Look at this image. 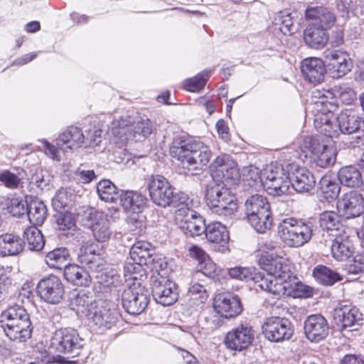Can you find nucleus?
<instances>
[{
  "label": "nucleus",
  "mask_w": 364,
  "mask_h": 364,
  "mask_svg": "<svg viewBox=\"0 0 364 364\" xmlns=\"http://www.w3.org/2000/svg\"><path fill=\"white\" fill-rule=\"evenodd\" d=\"M170 153L192 175L200 174L213 156L210 147L199 140H191L179 146L174 145L171 148Z\"/></svg>",
  "instance_id": "f257e3e1"
},
{
  "label": "nucleus",
  "mask_w": 364,
  "mask_h": 364,
  "mask_svg": "<svg viewBox=\"0 0 364 364\" xmlns=\"http://www.w3.org/2000/svg\"><path fill=\"white\" fill-rule=\"evenodd\" d=\"M245 214L248 222L259 233H264L272 225L270 205L262 195L249 196L245 203Z\"/></svg>",
  "instance_id": "f03ea898"
},
{
  "label": "nucleus",
  "mask_w": 364,
  "mask_h": 364,
  "mask_svg": "<svg viewBox=\"0 0 364 364\" xmlns=\"http://www.w3.org/2000/svg\"><path fill=\"white\" fill-rule=\"evenodd\" d=\"M109 132L122 141H140L151 133V122L148 119L134 121L131 117L114 119L109 127Z\"/></svg>",
  "instance_id": "7ed1b4c3"
},
{
  "label": "nucleus",
  "mask_w": 364,
  "mask_h": 364,
  "mask_svg": "<svg viewBox=\"0 0 364 364\" xmlns=\"http://www.w3.org/2000/svg\"><path fill=\"white\" fill-rule=\"evenodd\" d=\"M278 235L285 245L297 248L309 242L312 237V229L300 220L286 218L278 225Z\"/></svg>",
  "instance_id": "20e7f679"
},
{
  "label": "nucleus",
  "mask_w": 364,
  "mask_h": 364,
  "mask_svg": "<svg viewBox=\"0 0 364 364\" xmlns=\"http://www.w3.org/2000/svg\"><path fill=\"white\" fill-rule=\"evenodd\" d=\"M262 184L268 194L281 196L291 193L290 176L287 172V163H271L262 171Z\"/></svg>",
  "instance_id": "39448f33"
},
{
  "label": "nucleus",
  "mask_w": 364,
  "mask_h": 364,
  "mask_svg": "<svg viewBox=\"0 0 364 364\" xmlns=\"http://www.w3.org/2000/svg\"><path fill=\"white\" fill-rule=\"evenodd\" d=\"M259 264L269 274V277H266L262 273V279L271 281V286L284 283L287 279H289L292 274L291 264L289 259L278 255H262L259 259Z\"/></svg>",
  "instance_id": "423d86ee"
},
{
  "label": "nucleus",
  "mask_w": 364,
  "mask_h": 364,
  "mask_svg": "<svg viewBox=\"0 0 364 364\" xmlns=\"http://www.w3.org/2000/svg\"><path fill=\"white\" fill-rule=\"evenodd\" d=\"M84 346V340L77 331L64 328L57 329L52 336L49 348L56 353L77 355Z\"/></svg>",
  "instance_id": "0eeeda50"
},
{
  "label": "nucleus",
  "mask_w": 364,
  "mask_h": 364,
  "mask_svg": "<svg viewBox=\"0 0 364 364\" xmlns=\"http://www.w3.org/2000/svg\"><path fill=\"white\" fill-rule=\"evenodd\" d=\"M300 149L303 152H310L316 166L321 168H328L336 162V149L332 145L321 142L316 137H304L300 144Z\"/></svg>",
  "instance_id": "6e6552de"
},
{
  "label": "nucleus",
  "mask_w": 364,
  "mask_h": 364,
  "mask_svg": "<svg viewBox=\"0 0 364 364\" xmlns=\"http://www.w3.org/2000/svg\"><path fill=\"white\" fill-rule=\"evenodd\" d=\"M151 292L154 300L162 306H171L178 298L176 283L159 273L151 277Z\"/></svg>",
  "instance_id": "1a4fd4ad"
},
{
  "label": "nucleus",
  "mask_w": 364,
  "mask_h": 364,
  "mask_svg": "<svg viewBox=\"0 0 364 364\" xmlns=\"http://www.w3.org/2000/svg\"><path fill=\"white\" fill-rule=\"evenodd\" d=\"M147 188L152 202L160 207L170 206L173 200V188L161 175L151 176L147 181Z\"/></svg>",
  "instance_id": "9d476101"
},
{
  "label": "nucleus",
  "mask_w": 364,
  "mask_h": 364,
  "mask_svg": "<svg viewBox=\"0 0 364 364\" xmlns=\"http://www.w3.org/2000/svg\"><path fill=\"white\" fill-rule=\"evenodd\" d=\"M262 328L264 337L272 342L289 340L294 333L291 322L286 318L279 316L267 318Z\"/></svg>",
  "instance_id": "9b49d317"
},
{
  "label": "nucleus",
  "mask_w": 364,
  "mask_h": 364,
  "mask_svg": "<svg viewBox=\"0 0 364 364\" xmlns=\"http://www.w3.org/2000/svg\"><path fill=\"white\" fill-rule=\"evenodd\" d=\"M175 220L179 228L186 235L199 236L205 231L206 225L204 219L193 209L178 208Z\"/></svg>",
  "instance_id": "f8f14e48"
},
{
  "label": "nucleus",
  "mask_w": 364,
  "mask_h": 364,
  "mask_svg": "<svg viewBox=\"0 0 364 364\" xmlns=\"http://www.w3.org/2000/svg\"><path fill=\"white\" fill-rule=\"evenodd\" d=\"M122 306L130 314H139L149 303L146 290L139 284H133L125 289L122 294Z\"/></svg>",
  "instance_id": "ddd939ff"
},
{
  "label": "nucleus",
  "mask_w": 364,
  "mask_h": 364,
  "mask_svg": "<svg viewBox=\"0 0 364 364\" xmlns=\"http://www.w3.org/2000/svg\"><path fill=\"white\" fill-rule=\"evenodd\" d=\"M341 134H355L350 141L353 146H364V118L348 111L338 114Z\"/></svg>",
  "instance_id": "4468645a"
},
{
  "label": "nucleus",
  "mask_w": 364,
  "mask_h": 364,
  "mask_svg": "<svg viewBox=\"0 0 364 364\" xmlns=\"http://www.w3.org/2000/svg\"><path fill=\"white\" fill-rule=\"evenodd\" d=\"M210 170L214 177L219 178L223 182L235 183L240 177L237 163L226 154L217 156L211 163Z\"/></svg>",
  "instance_id": "2eb2a0df"
},
{
  "label": "nucleus",
  "mask_w": 364,
  "mask_h": 364,
  "mask_svg": "<svg viewBox=\"0 0 364 364\" xmlns=\"http://www.w3.org/2000/svg\"><path fill=\"white\" fill-rule=\"evenodd\" d=\"M271 282L268 284L266 291L278 297H308L312 294V289L299 281L293 274L290 276L289 279H287L282 284H277L274 286H271Z\"/></svg>",
  "instance_id": "dca6fc26"
},
{
  "label": "nucleus",
  "mask_w": 364,
  "mask_h": 364,
  "mask_svg": "<svg viewBox=\"0 0 364 364\" xmlns=\"http://www.w3.org/2000/svg\"><path fill=\"white\" fill-rule=\"evenodd\" d=\"M325 59L326 71L335 79L343 77L353 68V62L349 54L341 50L329 51L325 55Z\"/></svg>",
  "instance_id": "f3484780"
},
{
  "label": "nucleus",
  "mask_w": 364,
  "mask_h": 364,
  "mask_svg": "<svg viewBox=\"0 0 364 364\" xmlns=\"http://www.w3.org/2000/svg\"><path fill=\"white\" fill-rule=\"evenodd\" d=\"M287 172L290 176L291 190L298 193H307L316 184L314 175L306 168L296 163H287Z\"/></svg>",
  "instance_id": "a211bd4d"
},
{
  "label": "nucleus",
  "mask_w": 364,
  "mask_h": 364,
  "mask_svg": "<svg viewBox=\"0 0 364 364\" xmlns=\"http://www.w3.org/2000/svg\"><path fill=\"white\" fill-rule=\"evenodd\" d=\"M37 294L47 303L58 304L63 297L64 287L58 277L50 274L38 282Z\"/></svg>",
  "instance_id": "6ab92c4d"
},
{
  "label": "nucleus",
  "mask_w": 364,
  "mask_h": 364,
  "mask_svg": "<svg viewBox=\"0 0 364 364\" xmlns=\"http://www.w3.org/2000/svg\"><path fill=\"white\" fill-rule=\"evenodd\" d=\"M254 337L252 327L242 323L227 333L225 344L229 349L241 351L252 344Z\"/></svg>",
  "instance_id": "aec40b11"
},
{
  "label": "nucleus",
  "mask_w": 364,
  "mask_h": 364,
  "mask_svg": "<svg viewBox=\"0 0 364 364\" xmlns=\"http://www.w3.org/2000/svg\"><path fill=\"white\" fill-rule=\"evenodd\" d=\"M118 313L111 309L105 302L97 303L88 314L87 318L100 331L110 329L118 320Z\"/></svg>",
  "instance_id": "412c9836"
},
{
  "label": "nucleus",
  "mask_w": 364,
  "mask_h": 364,
  "mask_svg": "<svg viewBox=\"0 0 364 364\" xmlns=\"http://www.w3.org/2000/svg\"><path fill=\"white\" fill-rule=\"evenodd\" d=\"M336 206L338 211L346 218L358 217L364 210L363 197L358 191H349L341 196Z\"/></svg>",
  "instance_id": "4be33fe9"
},
{
  "label": "nucleus",
  "mask_w": 364,
  "mask_h": 364,
  "mask_svg": "<svg viewBox=\"0 0 364 364\" xmlns=\"http://www.w3.org/2000/svg\"><path fill=\"white\" fill-rule=\"evenodd\" d=\"M333 318L342 329L357 330L363 323V314L355 306L343 305L334 310Z\"/></svg>",
  "instance_id": "5701e85b"
},
{
  "label": "nucleus",
  "mask_w": 364,
  "mask_h": 364,
  "mask_svg": "<svg viewBox=\"0 0 364 364\" xmlns=\"http://www.w3.org/2000/svg\"><path fill=\"white\" fill-rule=\"evenodd\" d=\"M85 137L82 131L77 127H70L56 139V145L66 154L77 149L85 146Z\"/></svg>",
  "instance_id": "b1692460"
},
{
  "label": "nucleus",
  "mask_w": 364,
  "mask_h": 364,
  "mask_svg": "<svg viewBox=\"0 0 364 364\" xmlns=\"http://www.w3.org/2000/svg\"><path fill=\"white\" fill-rule=\"evenodd\" d=\"M213 307L217 314L225 318L238 316L242 311L239 298L230 294H219L214 299Z\"/></svg>",
  "instance_id": "393cba45"
},
{
  "label": "nucleus",
  "mask_w": 364,
  "mask_h": 364,
  "mask_svg": "<svg viewBox=\"0 0 364 364\" xmlns=\"http://www.w3.org/2000/svg\"><path fill=\"white\" fill-rule=\"evenodd\" d=\"M108 217V213L95 209H92L89 213L94 237L99 242L108 241L112 234Z\"/></svg>",
  "instance_id": "a878e982"
},
{
  "label": "nucleus",
  "mask_w": 364,
  "mask_h": 364,
  "mask_svg": "<svg viewBox=\"0 0 364 364\" xmlns=\"http://www.w3.org/2000/svg\"><path fill=\"white\" fill-rule=\"evenodd\" d=\"M304 333L311 342L318 343L323 340L328 333V324L321 314H312L304 321Z\"/></svg>",
  "instance_id": "bb28decb"
},
{
  "label": "nucleus",
  "mask_w": 364,
  "mask_h": 364,
  "mask_svg": "<svg viewBox=\"0 0 364 364\" xmlns=\"http://www.w3.org/2000/svg\"><path fill=\"white\" fill-rule=\"evenodd\" d=\"M77 261L92 272H101L105 265V259L99 252H97L96 246L92 243H86L80 247Z\"/></svg>",
  "instance_id": "cd10ccee"
},
{
  "label": "nucleus",
  "mask_w": 364,
  "mask_h": 364,
  "mask_svg": "<svg viewBox=\"0 0 364 364\" xmlns=\"http://www.w3.org/2000/svg\"><path fill=\"white\" fill-rule=\"evenodd\" d=\"M305 18L311 21L316 27L328 29L336 22L335 14L328 8L323 6H309L305 11Z\"/></svg>",
  "instance_id": "c85d7f7f"
},
{
  "label": "nucleus",
  "mask_w": 364,
  "mask_h": 364,
  "mask_svg": "<svg viewBox=\"0 0 364 364\" xmlns=\"http://www.w3.org/2000/svg\"><path fill=\"white\" fill-rule=\"evenodd\" d=\"M301 69L305 79L314 84H318L323 80L326 70L323 60L318 58L304 59L301 63Z\"/></svg>",
  "instance_id": "c756f323"
},
{
  "label": "nucleus",
  "mask_w": 364,
  "mask_h": 364,
  "mask_svg": "<svg viewBox=\"0 0 364 364\" xmlns=\"http://www.w3.org/2000/svg\"><path fill=\"white\" fill-rule=\"evenodd\" d=\"M228 274L232 279L241 281L252 280L262 290L267 291L270 282L262 279V272H257L254 267H235L228 269Z\"/></svg>",
  "instance_id": "7c9ffc66"
},
{
  "label": "nucleus",
  "mask_w": 364,
  "mask_h": 364,
  "mask_svg": "<svg viewBox=\"0 0 364 364\" xmlns=\"http://www.w3.org/2000/svg\"><path fill=\"white\" fill-rule=\"evenodd\" d=\"M327 29L309 24L304 32V42L311 48L321 49L327 44L329 36Z\"/></svg>",
  "instance_id": "2f4dec72"
},
{
  "label": "nucleus",
  "mask_w": 364,
  "mask_h": 364,
  "mask_svg": "<svg viewBox=\"0 0 364 364\" xmlns=\"http://www.w3.org/2000/svg\"><path fill=\"white\" fill-rule=\"evenodd\" d=\"M97 304L93 297L85 290L73 294L70 301L72 309L80 316L86 318Z\"/></svg>",
  "instance_id": "473e14b6"
},
{
  "label": "nucleus",
  "mask_w": 364,
  "mask_h": 364,
  "mask_svg": "<svg viewBox=\"0 0 364 364\" xmlns=\"http://www.w3.org/2000/svg\"><path fill=\"white\" fill-rule=\"evenodd\" d=\"M314 124L319 133L329 138L338 137L341 134L339 119L337 114H330L327 117L314 119Z\"/></svg>",
  "instance_id": "72a5a7b5"
},
{
  "label": "nucleus",
  "mask_w": 364,
  "mask_h": 364,
  "mask_svg": "<svg viewBox=\"0 0 364 364\" xmlns=\"http://www.w3.org/2000/svg\"><path fill=\"white\" fill-rule=\"evenodd\" d=\"M22 322L29 323L31 321L27 311L21 306H10L1 313L0 319L1 327L17 325Z\"/></svg>",
  "instance_id": "f704fd0d"
},
{
  "label": "nucleus",
  "mask_w": 364,
  "mask_h": 364,
  "mask_svg": "<svg viewBox=\"0 0 364 364\" xmlns=\"http://www.w3.org/2000/svg\"><path fill=\"white\" fill-rule=\"evenodd\" d=\"M120 204L126 211L140 213L146 207V198L140 193L127 191L119 196Z\"/></svg>",
  "instance_id": "c9c22d12"
},
{
  "label": "nucleus",
  "mask_w": 364,
  "mask_h": 364,
  "mask_svg": "<svg viewBox=\"0 0 364 364\" xmlns=\"http://www.w3.org/2000/svg\"><path fill=\"white\" fill-rule=\"evenodd\" d=\"M23 241L18 235L9 233L0 235V255H16L23 250Z\"/></svg>",
  "instance_id": "e433bc0d"
},
{
  "label": "nucleus",
  "mask_w": 364,
  "mask_h": 364,
  "mask_svg": "<svg viewBox=\"0 0 364 364\" xmlns=\"http://www.w3.org/2000/svg\"><path fill=\"white\" fill-rule=\"evenodd\" d=\"M151 243L146 241H138L135 242L129 252V259L139 264L147 265L153 259L151 256L153 249Z\"/></svg>",
  "instance_id": "4c0bfd02"
},
{
  "label": "nucleus",
  "mask_w": 364,
  "mask_h": 364,
  "mask_svg": "<svg viewBox=\"0 0 364 364\" xmlns=\"http://www.w3.org/2000/svg\"><path fill=\"white\" fill-rule=\"evenodd\" d=\"M205 237L208 242L220 245L224 247L229 241V233L225 225L220 222L208 224L205 228Z\"/></svg>",
  "instance_id": "58836bf2"
},
{
  "label": "nucleus",
  "mask_w": 364,
  "mask_h": 364,
  "mask_svg": "<svg viewBox=\"0 0 364 364\" xmlns=\"http://www.w3.org/2000/svg\"><path fill=\"white\" fill-rule=\"evenodd\" d=\"M64 276L67 281L77 286H88L91 282L90 273L77 264H68L64 269Z\"/></svg>",
  "instance_id": "ea45409f"
},
{
  "label": "nucleus",
  "mask_w": 364,
  "mask_h": 364,
  "mask_svg": "<svg viewBox=\"0 0 364 364\" xmlns=\"http://www.w3.org/2000/svg\"><path fill=\"white\" fill-rule=\"evenodd\" d=\"M340 183L347 187L358 188L363 184L360 171L353 166H346L340 168L338 172Z\"/></svg>",
  "instance_id": "a19ab883"
},
{
  "label": "nucleus",
  "mask_w": 364,
  "mask_h": 364,
  "mask_svg": "<svg viewBox=\"0 0 364 364\" xmlns=\"http://www.w3.org/2000/svg\"><path fill=\"white\" fill-rule=\"evenodd\" d=\"M6 336L11 341L23 343L31 337V322L2 327Z\"/></svg>",
  "instance_id": "79ce46f5"
},
{
  "label": "nucleus",
  "mask_w": 364,
  "mask_h": 364,
  "mask_svg": "<svg viewBox=\"0 0 364 364\" xmlns=\"http://www.w3.org/2000/svg\"><path fill=\"white\" fill-rule=\"evenodd\" d=\"M75 198L73 189L61 188L53 199V205L59 213L68 210L73 205Z\"/></svg>",
  "instance_id": "37998d69"
},
{
  "label": "nucleus",
  "mask_w": 364,
  "mask_h": 364,
  "mask_svg": "<svg viewBox=\"0 0 364 364\" xmlns=\"http://www.w3.org/2000/svg\"><path fill=\"white\" fill-rule=\"evenodd\" d=\"M331 254L338 261L347 260L353 254V246L349 240L336 237L331 245Z\"/></svg>",
  "instance_id": "c03bdc74"
},
{
  "label": "nucleus",
  "mask_w": 364,
  "mask_h": 364,
  "mask_svg": "<svg viewBox=\"0 0 364 364\" xmlns=\"http://www.w3.org/2000/svg\"><path fill=\"white\" fill-rule=\"evenodd\" d=\"M321 197L329 200L336 198L340 193V186L330 174L324 175L319 181Z\"/></svg>",
  "instance_id": "a18cd8bd"
},
{
  "label": "nucleus",
  "mask_w": 364,
  "mask_h": 364,
  "mask_svg": "<svg viewBox=\"0 0 364 364\" xmlns=\"http://www.w3.org/2000/svg\"><path fill=\"white\" fill-rule=\"evenodd\" d=\"M69 259V250L65 247H58L46 254L45 262L50 268L61 269L68 265L66 263Z\"/></svg>",
  "instance_id": "49530a36"
},
{
  "label": "nucleus",
  "mask_w": 364,
  "mask_h": 364,
  "mask_svg": "<svg viewBox=\"0 0 364 364\" xmlns=\"http://www.w3.org/2000/svg\"><path fill=\"white\" fill-rule=\"evenodd\" d=\"M28 218L33 226L41 225L43 223L46 215L47 208L40 200L32 201L28 208Z\"/></svg>",
  "instance_id": "de8ad7c7"
},
{
  "label": "nucleus",
  "mask_w": 364,
  "mask_h": 364,
  "mask_svg": "<svg viewBox=\"0 0 364 364\" xmlns=\"http://www.w3.org/2000/svg\"><path fill=\"white\" fill-rule=\"evenodd\" d=\"M238 205L236 197L231 195L225 200H221L214 207H210L212 212L220 217L227 218L235 215L237 210Z\"/></svg>",
  "instance_id": "09e8293b"
},
{
  "label": "nucleus",
  "mask_w": 364,
  "mask_h": 364,
  "mask_svg": "<svg viewBox=\"0 0 364 364\" xmlns=\"http://www.w3.org/2000/svg\"><path fill=\"white\" fill-rule=\"evenodd\" d=\"M23 238L27 242L30 250L39 251L44 247L43 236L36 226H30L26 228L23 232Z\"/></svg>",
  "instance_id": "8fccbe9b"
},
{
  "label": "nucleus",
  "mask_w": 364,
  "mask_h": 364,
  "mask_svg": "<svg viewBox=\"0 0 364 364\" xmlns=\"http://www.w3.org/2000/svg\"><path fill=\"white\" fill-rule=\"evenodd\" d=\"M338 110V105L335 102L327 100V96L320 97L313 104L312 112L314 114V119L318 117H327L330 114H336L335 112Z\"/></svg>",
  "instance_id": "3c124183"
},
{
  "label": "nucleus",
  "mask_w": 364,
  "mask_h": 364,
  "mask_svg": "<svg viewBox=\"0 0 364 364\" xmlns=\"http://www.w3.org/2000/svg\"><path fill=\"white\" fill-rule=\"evenodd\" d=\"M99 198L105 202H114L119 197L117 186L109 180L103 179L97 184Z\"/></svg>",
  "instance_id": "603ef678"
},
{
  "label": "nucleus",
  "mask_w": 364,
  "mask_h": 364,
  "mask_svg": "<svg viewBox=\"0 0 364 364\" xmlns=\"http://www.w3.org/2000/svg\"><path fill=\"white\" fill-rule=\"evenodd\" d=\"M314 278L324 285H333L336 282L341 281V275L326 266H317L313 271Z\"/></svg>",
  "instance_id": "864d4df0"
},
{
  "label": "nucleus",
  "mask_w": 364,
  "mask_h": 364,
  "mask_svg": "<svg viewBox=\"0 0 364 364\" xmlns=\"http://www.w3.org/2000/svg\"><path fill=\"white\" fill-rule=\"evenodd\" d=\"M210 74L209 70H205L195 77L185 80L183 82V88L192 92H200L206 85Z\"/></svg>",
  "instance_id": "5fc2aeb1"
},
{
  "label": "nucleus",
  "mask_w": 364,
  "mask_h": 364,
  "mask_svg": "<svg viewBox=\"0 0 364 364\" xmlns=\"http://www.w3.org/2000/svg\"><path fill=\"white\" fill-rule=\"evenodd\" d=\"M319 224L323 230L338 231L341 227L339 215L334 211H324L319 215Z\"/></svg>",
  "instance_id": "6e6d98bb"
},
{
  "label": "nucleus",
  "mask_w": 364,
  "mask_h": 364,
  "mask_svg": "<svg viewBox=\"0 0 364 364\" xmlns=\"http://www.w3.org/2000/svg\"><path fill=\"white\" fill-rule=\"evenodd\" d=\"M333 95L345 105H351L356 100L355 90L346 85H338L333 89Z\"/></svg>",
  "instance_id": "4d7b16f0"
},
{
  "label": "nucleus",
  "mask_w": 364,
  "mask_h": 364,
  "mask_svg": "<svg viewBox=\"0 0 364 364\" xmlns=\"http://www.w3.org/2000/svg\"><path fill=\"white\" fill-rule=\"evenodd\" d=\"M226 187L223 183H218L216 181L210 182L206 188L205 202L209 208L214 207L216 200L220 197L222 191Z\"/></svg>",
  "instance_id": "13d9d810"
},
{
  "label": "nucleus",
  "mask_w": 364,
  "mask_h": 364,
  "mask_svg": "<svg viewBox=\"0 0 364 364\" xmlns=\"http://www.w3.org/2000/svg\"><path fill=\"white\" fill-rule=\"evenodd\" d=\"M188 294L194 304L199 305L204 304L208 295L205 287L200 284H193L188 289Z\"/></svg>",
  "instance_id": "bf43d9fd"
},
{
  "label": "nucleus",
  "mask_w": 364,
  "mask_h": 364,
  "mask_svg": "<svg viewBox=\"0 0 364 364\" xmlns=\"http://www.w3.org/2000/svg\"><path fill=\"white\" fill-rule=\"evenodd\" d=\"M276 21H277V24L280 25L279 29L284 34L292 33L296 30L291 14L287 11L279 12Z\"/></svg>",
  "instance_id": "052dcab7"
},
{
  "label": "nucleus",
  "mask_w": 364,
  "mask_h": 364,
  "mask_svg": "<svg viewBox=\"0 0 364 364\" xmlns=\"http://www.w3.org/2000/svg\"><path fill=\"white\" fill-rule=\"evenodd\" d=\"M0 182L10 189L18 188L22 183L19 174L16 175L9 170L0 172Z\"/></svg>",
  "instance_id": "680f3d73"
},
{
  "label": "nucleus",
  "mask_w": 364,
  "mask_h": 364,
  "mask_svg": "<svg viewBox=\"0 0 364 364\" xmlns=\"http://www.w3.org/2000/svg\"><path fill=\"white\" fill-rule=\"evenodd\" d=\"M56 223L58 229L63 231L71 230L75 227L73 217L68 210L60 213V215L57 219Z\"/></svg>",
  "instance_id": "e2e57ef3"
},
{
  "label": "nucleus",
  "mask_w": 364,
  "mask_h": 364,
  "mask_svg": "<svg viewBox=\"0 0 364 364\" xmlns=\"http://www.w3.org/2000/svg\"><path fill=\"white\" fill-rule=\"evenodd\" d=\"M42 144L41 149L43 151L45 154L53 161H60L62 159L60 155V151H62L58 146L57 147L50 144L48 140L42 139L39 140Z\"/></svg>",
  "instance_id": "0e129e2a"
},
{
  "label": "nucleus",
  "mask_w": 364,
  "mask_h": 364,
  "mask_svg": "<svg viewBox=\"0 0 364 364\" xmlns=\"http://www.w3.org/2000/svg\"><path fill=\"white\" fill-rule=\"evenodd\" d=\"M197 269L204 275L209 277H214L218 274V268L216 264L208 257L203 261L198 264Z\"/></svg>",
  "instance_id": "69168bd1"
},
{
  "label": "nucleus",
  "mask_w": 364,
  "mask_h": 364,
  "mask_svg": "<svg viewBox=\"0 0 364 364\" xmlns=\"http://www.w3.org/2000/svg\"><path fill=\"white\" fill-rule=\"evenodd\" d=\"M28 205L26 201L18 200L17 198L11 200V205L9 207V213L14 217H20L21 215L28 213Z\"/></svg>",
  "instance_id": "338daca9"
},
{
  "label": "nucleus",
  "mask_w": 364,
  "mask_h": 364,
  "mask_svg": "<svg viewBox=\"0 0 364 364\" xmlns=\"http://www.w3.org/2000/svg\"><path fill=\"white\" fill-rule=\"evenodd\" d=\"M348 274H358L364 270V256L356 255L346 267Z\"/></svg>",
  "instance_id": "774afa93"
}]
</instances>
